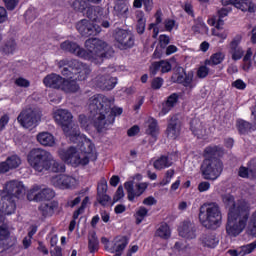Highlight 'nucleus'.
<instances>
[{
	"label": "nucleus",
	"mask_w": 256,
	"mask_h": 256,
	"mask_svg": "<svg viewBox=\"0 0 256 256\" xmlns=\"http://www.w3.org/2000/svg\"><path fill=\"white\" fill-rule=\"evenodd\" d=\"M115 100L103 94H96L89 99V116L80 114L78 121L83 129H89V123L95 127L98 133L103 129H109L115 123L116 117L123 115V108L113 106Z\"/></svg>",
	"instance_id": "nucleus-1"
},
{
	"label": "nucleus",
	"mask_w": 256,
	"mask_h": 256,
	"mask_svg": "<svg viewBox=\"0 0 256 256\" xmlns=\"http://www.w3.org/2000/svg\"><path fill=\"white\" fill-rule=\"evenodd\" d=\"M85 47L87 50L71 40H66L60 44L62 51L71 53L79 59H84V61H90L95 65L103 63L104 59H109V54L105 52L107 42L99 38H89L85 41Z\"/></svg>",
	"instance_id": "nucleus-2"
},
{
	"label": "nucleus",
	"mask_w": 256,
	"mask_h": 256,
	"mask_svg": "<svg viewBox=\"0 0 256 256\" xmlns=\"http://www.w3.org/2000/svg\"><path fill=\"white\" fill-rule=\"evenodd\" d=\"M251 215V205L243 202L237 208H234L228 212V219L226 224V233L230 237H237L245 231L247 227V221Z\"/></svg>",
	"instance_id": "nucleus-3"
},
{
	"label": "nucleus",
	"mask_w": 256,
	"mask_h": 256,
	"mask_svg": "<svg viewBox=\"0 0 256 256\" xmlns=\"http://www.w3.org/2000/svg\"><path fill=\"white\" fill-rule=\"evenodd\" d=\"M221 219V208L216 202L204 203L200 206L199 221L206 229H217Z\"/></svg>",
	"instance_id": "nucleus-4"
},
{
	"label": "nucleus",
	"mask_w": 256,
	"mask_h": 256,
	"mask_svg": "<svg viewBox=\"0 0 256 256\" xmlns=\"http://www.w3.org/2000/svg\"><path fill=\"white\" fill-rule=\"evenodd\" d=\"M71 143L76 145L77 149L84 153L82 161H97V152H95V144L91 139L87 138L84 134H81L79 128L69 137Z\"/></svg>",
	"instance_id": "nucleus-5"
},
{
	"label": "nucleus",
	"mask_w": 256,
	"mask_h": 256,
	"mask_svg": "<svg viewBox=\"0 0 256 256\" xmlns=\"http://www.w3.org/2000/svg\"><path fill=\"white\" fill-rule=\"evenodd\" d=\"M64 65L67 67H64L61 70V75L66 77V79H74L75 75H78L79 81H85L91 74V68H89V65L77 59L65 60Z\"/></svg>",
	"instance_id": "nucleus-6"
},
{
	"label": "nucleus",
	"mask_w": 256,
	"mask_h": 256,
	"mask_svg": "<svg viewBox=\"0 0 256 256\" xmlns=\"http://www.w3.org/2000/svg\"><path fill=\"white\" fill-rule=\"evenodd\" d=\"M54 121L64 131L66 137H70L79 129V125L73 124V114L67 109H58L54 112Z\"/></svg>",
	"instance_id": "nucleus-7"
},
{
	"label": "nucleus",
	"mask_w": 256,
	"mask_h": 256,
	"mask_svg": "<svg viewBox=\"0 0 256 256\" xmlns=\"http://www.w3.org/2000/svg\"><path fill=\"white\" fill-rule=\"evenodd\" d=\"M201 171L204 179L215 181L223 171V162L204 161L201 165Z\"/></svg>",
	"instance_id": "nucleus-8"
},
{
	"label": "nucleus",
	"mask_w": 256,
	"mask_h": 256,
	"mask_svg": "<svg viewBox=\"0 0 256 256\" xmlns=\"http://www.w3.org/2000/svg\"><path fill=\"white\" fill-rule=\"evenodd\" d=\"M74 5L78 6V11L86 15V17L92 21V23H99L101 17H103V8L100 6H89L85 2L76 1Z\"/></svg>",
	"instance_id": "nucleus-9"
},
{
	"label": "nucleus",
	"mask_w": 256,
	"mask_h": 256,
	"mask_svg": "<svg viewBox=\"0 0 256 256\" xmlns=\"http://www.w3.org/2000/svg\"><path fill=\"white\" fill-rule=\"evenodd\" d=\"M103 75H98L96 77V85L102 91H111L115 89V85H117V77H111V73H113V68L108 67L103 69Z\"/></svg>",
	"instance_id": "nucleus-10"
},
{
	"label": "nucleus",
	"mask_w": 256,
	"mask_h": 256,
	"mask_svg": "<svg viewBox=\"0 0 256 256\" xmlns=\"http://www.w3.org/2000/svg\"><path fill=\"white\" fill-rule=\"evenodd\" d=\"M50 183L57 189H75L78 185L75 177L66 174L52 176Z\"/></svg>",
	"instance_id": "nucleus-11"
},
{
	"label": "nucleus",
	"mask_w": 256,
	"mask_h": 256,
	"mask_svg": "<svg viewBox=\"0 0 256 256\" xmlns=\"http://www.w3.org/2000/svg\"><path fill=\"white\" fill-rule=\"evenodd\" d=\"M17 201L15 196L0 190V212L4 215H13L17 211Z\"/></svg>",
	"instance_id": "nucleus-12"
},
{
	"label": "nucleus",
	"mask_w": 256,
	"mask_h": 256,
	"mask_svg": "<svg viewBox=\"0 0 256 256\" xmlns=\"http://www.w3.org/2000/svg\"><path fill=\"white\" fill-rule=\"evenodd\" d=\"M38 119L39 117L37 116V112H35L31 108L22 110L17 117L18 123L25 129H30V127H35L37 125Z\"/></svg>",
	"instance_id": "nucleus-13"
},
{
	"label": "nucleus",
	"mask_w": 256,
	"mask_h": 256,
	"mask_svg": "<svg viewBox=\"0 0 256 256\" xmlns=\"http://www.w3.org/2000/svg\"><path fill=\"white\" fill-rule=\"evenodd\" d=\"M76 29L82 37H95L101 33V26L91 23L87 19H83L76 24Z\"/></svg>",
	"instance_id": "nucleus-14"
},
{
	"label": "nucleus",
	"mask_w": 256,
	"mask_h": 256,
	"mask_svg": "<svg viewBox=\"0 0 256 256\" xmlns=\"http://www.w3.org/2000/svg\"><path fill=\"white\" fill-rule=\"evenodd\" d=\"M114 38L119 43L120 49H131L135 45V38L127 30L116 29Z\"/></svg>",
	"instance_id": "nucleus-15"
},
{
	"label": "nucleus",
	"mask_w": 256,
	"mask_h": 256,
	"mask_svg": "<svg viewBox=\"0 0 256 256\" xmlns=\"http://www.w3.org/2000/svg\"><path fill=\"white\" fill-rule=\"evenodd\" d=\"M2 191L19 201L25 195V185L19 180H11L5 184V188Z\"/></svg>",
	"instance_id": "nucleus-16"
},
{
	"label": "nucleus",
	"mask_w": 256,
	"mask_h": 256,
	"mask_svg": "<svg viewBox=\"0 0 256 256\" xmlns=\"http://www.w3.org/2000/svg\"><path fill=\"white\" fill-rule=\"evenodd\" d=\"M223 155H225V149L221 145H209L202 153L204 161H219Z\"/></svg>",
	"instance_id": "nucleus-17"
},
{
	"label": "nucleus",
	"mask_w": 256,
	"mask_h": 256,
	"mask_svg": "<svg viewBox=\"0 0 256 256\" xmlns=\"http://www.w3.org/2000/svg\"><path fill=\"white\" fill-rule=\"evenodd\" d=\"M173 69V66L171 65V62L168 60H160L152 62L149 67V72L152 77H155L160 71L162 75H165V73H170V71Z\"/></svg>",
	"instance_id": "nucleus-18"
},
{
	"label": "nucleus",
	"mask_w": 256,
	"mask_h": 256,
	"mask_svg": "<svg viewBox=\"0 0 256 256\" xmlns=\"http://www.w3.org/2000/svg\"><path fill=\"white\" fill-rule=\"evenodd\" d=\"M27 161H53V156L44 149L34 148L28 153Z\"/></svg>",
	"instance_id": "nucleus-19"
},
{
	"label": "nucleus",
	"mask_w": 256,
	"mask_h": 256,
	"mask_svg": "<svg viewBox=\"0 0 256 256\" xmlns=\"http://www.w3.org/2000/svg\"><path fill=\"white\" fill-rule=\"evenodd\" d=\"M179 103V94L178 93H172L170 94L164 103H162V109L159 112V117H165L174 107Z\"/></svg>",
	"instance_id": "nucleus-20"
},
{
	"label": "nucleus",
	"mask_w": 256,
	"mask_h": 256,
	"mask_svg": "<svg viewBox=\"0 0 256 256\" xmlns=\"http://www.w3.org/2000/svg\"><path fill=\"white\" fill-rule=\"evenodd\" d=\"M179 235L184 239H196L197 228H195V223L184 221L182 227L179 228Z\"/></svg>",
	"instance_id": "nucleus-21"
},
{
	"label": "nucleus",
	"mask_w": 256,
	"mask_h": 256,
	"mask_svg": "<svg viewBox=\"0 0 256 256\" xmlns=\"http://www.w3.org/2000/svg\"><path fill=\"white\" fill-rule=\"evenodd\" d=\"M241 39V35H236L230 42V53L232 55L233 61H239L243 58V55L245 54L243 48L239 47V45L241 44Z\"/></svg>",
	"instance_id": "nucleus-22"
},
{
	"label": "nucleus",
	"mask_w": 256,
	"mask_h": 256,
	"mask_svg": "<svg viewBox=\"0 0 256 256\" xmlns=\"http://www.w3.org/2000/svg\"><path fill=\"white\" fill-rule=\"evenodd\" d=\"M166 135L168 139H178V137L181 135V124L179 123V119H177V117H172L168 122Z\"/></svg>",
	"instance_id": "nucleus-23"
},
{
	"label": "nucleus",
	"mask_w": 256,
	"mask_h": 256,
	"mask_svg": "<svg viewBox=\"0 0 256 256\" xmlns=\"http://www.w3.org/2000/svg\"><path fill=\"white\" fill-rule=\"evenodd\" d=\"M198 241L202 247H207L208 249H215L219 244V238L213 232L203 233Z\"/></svg>",
	"instance_id": "nucleus-24"
},
{
	"label": "nucleus",
	"mask_w": 256,
	"mask_h": 256,
	"mask_svg": "<svg viewBox=\"0 0 256 256\" xmlns=\"http://www.w3.org/2000/svg\"><path fill=\"white\" fill-rule=\"evenodd\" d=\"M63 79L61 75L51 73L48 74L43 79V83L45 87H50V89H58L61 90V86L63 85Z\"/></svg>",
	"instance_id": "nucleus-25"
},
{
	"label": "nucleus",
	"mask_w": 256,
	"mask_h": 256,
	"mask_svg": "<svg viewBox=\"0 0 256 256\" xmlns=\"http://www.w3.org/2000/svg\"><path fill=\"white\" fill-rule=\"evenodd\" d=\"M58 155L62 161H71V159L83 161L81 156H79V152H77V148L73 146H70L68 149H60Z\"/></svg>",
	"instance_id": "nucleus-26"
},
{
	"label": "nucleus",
	"mask_w": 256,
	"mask_h": 256,
	"mask_svg": "<svg viewBox=\"0 0 256 256\" xmlns=\"http://www.w3.org/2000/svg\"><path fill=\"white\" fill-rule=\"evenodd\" d=\"M235 9H239L242 13H255L256 4L253 0H235L234 2Z\"/></svg>",
	"instance_id": "nucleus-27"
},
{
	"label": "nucleus",
	"mask_w": 256,
	"mask_h": 256,
	"mask_svg": "<svg viewBox=\"0 0 256 256\" xmlns=\"http://www.w3.org/2000/svg\"><path fill=\"white\" fill-rule=\"evenodd\" d=\"M58 208L59 203L57 201L44 202L39 206L38 211L43 217H52Z\"/></svg>",
	"instance_id": "nucleus-28"
},
{
	"label": "nucleus",
	"mask_w": 256,
	"mask_h": 256,
	"mask_svg": "<svg viewBox=\"0 0 256 256\" xmlns=\"http://www.w3.org/2000/svg\"><path fill=\"white\" fill-rule=\"evenodd\" d=\"M55 197V191L51 188H44L33 195L31 198V194H29L28 198L32 199V201H51Z\"/></svg>",
	"instance_id": "nucleus-29"
},
{
	"label": "nucleus",
	"mask_w": 256,
	"mask_h": 256,
	"mask_svg": "<svg viewBox=\"0 0 256 256\" xmlns=\"http://www.w3.org/2000/svg\"><path fill=\"white\" fill-rule=\"evenodd\" d=\"M236 129L239 135H249L251 131H256L253 123L243 120L241 118L236 120Z\"/></svg>",
	"instance_id": "nucleus-30"
},
{
	"label": "nucleus",
	"mask_w": 256,
	"mask_h": 256,
	"mask_svg": "<svg viewBox=\"0 0 256 256\" xmlns=\"http://www.w3.org/2000/svg\"><path fill=\"white\" fill-rule=\"evenodd\" d=\"M147 123L148 127L146 129V135H149L152 139L157 141V137H159V122L157 119L149 117Z\"/></svg>",
	"instance_id": "nucleus-31"
},
{
	"label": "nucleus",
	"mask_w": 256,
	"mask_h": 256,
	"mask_svg": "<svg viewBox=\"0 0 256 256\" xmlns=\"http://www.w3.org/2000/svg\"><path fill=\"white\" fill-rule=\"evenodd\" d=\"M190 131H192L193 135L197 137V139H203V137H205V128L199 119H193L190 122Z\"/></svg>",
	"instance_id": "nucleus-32"
},
{
	"label": "nucleus",
	"mask_w": 256,
	"mask_h": 256,
	"mask_svg": "<svg viewBox=\"0 0 256 256\" xmlns=\"http://www.w3.org/2000/svg\"><path fill=\"white\" fill-rule=\"evenodd\" d=\"M79 89L80 87L77 81L65 78L62 80V86L60 87V91H63L64 93H77Z\"/></svg>",
	"instance_id": "nucleus-33"
},
{
	"label": "nucleus",
	"mask_w": 256,
	"mask_h": 256,
	"mask_svg": "<svg viewBox=\"0 0 256 256\" xmlns=\"http://www.w3.org/2000/svg\"><path fill=\"white\" fill-rule=\"evenodd\" d=\"M37 141L44 147H53L55 145V136L49 132H42L37 135Z\"/></svg>",
	"instance_id": "nucleus-34"
},
{
	"label": "nucleus",
	"mask_w": 256,
	"mask_h": 256,
	"mask_svg": "<svg viewBox=\"0 0 256 256\" xmlns=\"http://www.w3.org/2000/svg\"><path fill=\"white\" fill-rule=\"evenodd\" d=\"M225 61V53L216 52L210 56V59H206L204 65L209 67H215V65H221Z\"/></svg>",
	"instance_id": "nucleus-35"
},
{
	"label": "nucleus",
	"mask_w": 256,
	"mask_h": 256,
	"mask_svg": "<svg viewBox=\"0 0 256 256\" xmlns=\"http://www.w3.org/2000/svg\"><path fill=\"white\" fill-rule=\"evenodd\" d=\"M128 243L129 241L127 240V237H116L114 240V246L112 247L111 253H121L122 251H125V247H127Z\"/></svg>",
	"instance_id": "nucleus-36"
},
{
	"label": "nucleus",
	"mask_w": 256,
	"mask_h": 256,
	"mask_svg": "<svg viewBox=\"0 0 256 256\" xmlns=\"http://www.w3.org/2000/svg\"><path fill=\"white\" fill-rule=\"evenodd\" d=\"M88 251L90 253L99 251V238H97V233L95 231H91L88 234Z\"/></svg>",
	"instance_id": "nucleus-37"
},
{
	"label": "nucleus",
	"mask_w": 256,
	"mask_h": 256,
	"mask_svg": "<svg viewBox=\"0 0 256 256\" xmlns=\"http://www.w3.org/2000/svg\"><path fill=\"white\" fill-rule=\"evenodd\" d=\"M222 201L226 209H229L228 213H231L232 209H237L241 204L247 203L242 201L235 205V197H233L231 194L222 195Z\"/></svg>",
	"instance_id": "nucleus-38"
},
{
	"label": "nucleus",
	"mask_w": 256,
	"mask_h": 256,
	"mask_svg": "<svg viewBox=\"0 0 256 256\" xmlns=\"http://www.w3.org/2000/svg\"><path fill=\"white\" fill-rule=\"evenodd\" d=\"M15 49H17V42H15V39L10 38L4 42V45L2 46V53L5 55H13V53H15Z\"/></svg>",
	"instance_id": "nucleus-39"
},
{
	"label": "nucleus",
	"mask_w": 256,
	"mask_h": 256,
	"mask_svg": "<svg viewBox=\"0 0 256 256\" xmlns=\"http://www.w3.org/2000/svg\"><path fill=\"white\" fill-rule=\"evenodd\" d=\"M155 237H160V239H169L171 237V228L166 223H163L155 232Z\"/></svg>",
	"instance_id": "nucleus-40"
},
{
	"label": "nucleus",
	"mask_w": 256,
	"mask_h": 256,
	"mask_svg": "<svg viewBox=\"0 0 256 256\" xmlns=\"http://www.w3.org/2000/svg\"><path fill=\"white\" fill-rule=\"evenodd\" d=\"M114 11L117 17L127 19V15L129 13V7L127 6V4H125V2H120L114 6Z\"/></svg>",
	"instance_id": "nucleus-41"
},
{
	"label": "nucleus",
	"mask_w": 256,
	"mask_h": 256,
	"mask_svg": "<svg viewBox=\"0 0 256 256\" xmlns=\"http://www.w3.org/2000/svg\"><path fill=\"white\" fill-rule=\"evenodd\" d=\"M137 23H136V32L138 35H143L145 33V27L147 24V19H145V16L143 15V12H139L137 15Z\"/></svg>",
	"instance_id": "nucleus-42"
},
{
	"label": "nucleus",
	"mask_w": 256,
	"mask_h": 256,
	"mask_svg": "<svg viewBox=\"0 0 256 256\" xmlns=\"http://www.w3.org/2000/svg\"><path fill=\"white\" fill-rule=\"evenodd\" d=\"M246 232L250 237H256V210L251 214L249 218Z\"/></svg>",
	"instance_id": "nucleus-43"
},
{
	"label": "nucleus",
	"mask_w": 256,
	"mask_h": 256,
	"mask_svg": "<svg viewBox=\"0 0 256 256\" xmlns=\"http://www.w3.org/2000/svg\"><path fill=\"white\" fill-rule=\"evenodd\" d=\"M19 165H21V162L17 161L0 162V173H8V171H12V169H17Z\"/></svg>",
	"instance_id": "nucleus-44"
},
{
	"label": "nucleus",
	"mask_w": 256,
	"mask_h": 256,
	"mask_svg": "<svg viewBox=\"0 0 256 256\" xmlns=\"http://www.w3.org/2000/svg\"><path fill=\"white\" fill-rule=\"evenodd\" d=\"M144 5V10L149 13L153 10V0H134L133 7L141 9Z\"/></svg>",
	"instance_id": "nucleus-45"
},
{
	"label": "nucleus",
	"mask_w": 256,
	"mask_h": 256,
	"mask_svg": "<svg viewBox=\"0 0 256 256\" xmlns=\"http://www.w3.org/2000/svg\"><path fill=\"white\" fill-rule=\"evenodd\" d=\"M30 167L42 173V171H49V161H30Z\"/></svg>",
	"instance_id": "nucleus-46"
},
{
	"label": "nucleus",
	"mask_w": 256,
	"mask_h": 256,
	"mask_svg": "<svg viewBox=\"0 0 256 256\" xmlns=\"http://www.w3.org/2000/svg\"><path fill=\"white\" fill-rule=\"evenodd\" d=\"M48 171H52V173H64V171H65V162H63V161L49 162Z\"/></svg>",
	"instance_id": "nucleus-47"
},
{
	"label": "nucleus",
	"mask_w": 256,
	"mask_h": 256,
	"mask_svg": "<svg viewBox=\"0 0 256 256\" xmlns=\"http://www.w3.org/2000/svg\"><path fill=\"white\" fill-rule=\"evenodd\" d=\"M148 213H149V210H147V208L143 206L140 207L135 214L136 225H141V223H143V219H145Z\"/></svg>",
	"instance_id": "nucleus-48"
},
{
	"label": "nucleus",
	"mask_w": 256,
	"mask_h": 256,
	"mask_svg": "<svg viewBox=\"0 0 256 256\" xmlns=\"http://www.w3.org/2000/svg\"><path fill=\"white\" fill-rule=\"evenodd\" d=\"M179 155L178 151L170 152L167 155L160 156L156 161H179Z\"/></svg>",
	"instance_id": "nucleus-49"
},
{
	"label": "nucleus",
	"mask_w": 256,
	"mask_h": 256,
	"mask_svg": "<svg viewBox=\"0 0 256 256\" xmlns=\"http://www.w3.org/2000/svg\"><path fill=\"white\" fill-rule=\"evenodd\" d=\"M154 17L155 22L149 24V31H151L153 27H158V25H161V23H163V12H161V10H157L156 13L154 14Z\"/></svg>",
	"instance_id": "nucleus-50"
},
{
	"label": "nucleus",
	"mask_w": 256,
	"mask_h": 256,
	"mask_svg": "<svg viewBox=\"0 0 256 256\" xmlns=\"http://www.w3.org/2000/svg\"><path fill=\"white\" fill-rule=\"evenodd\" d=\"M124 188L128 193V200L131 202L135 201V189L133 188V181L125 182Z\"/></svg>",
	"instance_id": "nucleus-51"
},
{
	"label": "nucleus",
	"mask_w": 256,
	"mask_h": 256,
	"mask_svg": "<svg viewBox=\"0 0 256 256\" xmlns=\"http://www.w3.org/2000/svg\"><path fill=\"white\" fill-rule=\"evenodd\" d=\"M255 249H256V241H254L250 244L241 246L240 247L241 256L249 255L250 253H253V251H255Z\"/></svg>",
	"instance_id": "nucleus-52"
},
{
	"label": "nucleus",
	"mask_w": 256,
	"mask_h": 256,
	"mask_svg": "<svg viewBox=\"0 0 256 256\" xmlns=\"http://www.w3.org/2000/svg\"><path fill=\"white\" fill-rule=\"evenodd\" d=\"M183 87L193 89V72H184V81L182 82Z\"/></svg>",
	"instance_id": "nucleus-53"
},
{
	"label": "nucleus",
	"mask_w": 256,
	"mask_h": 256,
	"mask_svg": "<svg viewBox=\"0 0 256 256\" xmlns=\"http://www.w3.org/2000/svg\"><path fill=\"white\" fill-rule=\"evenodd\" d=\"M238 175H239V177H242L243 179H249V177H251V175H255V170L242 166L239 169Z\"/></svg>",
	"instance_id": "nucleus-54"
},
{
	"label": "nucleus",
	"mask_w": 256,
	"mask_h": 256,
	"mask_svg": "<svg viewBox=\"0 0 256 256\" xmlns=\"http://www.w3.org/2000/svg\"><path fill=\"white\" fill-rule=\"evenodd\" d=\"M163 83H165V80L162 77H155L151 82V88L154 91H159L163 87Z\"/></svg>",
	"instance_id": "nucleus-55"
},
{
	"label": "nucleus",
	"mask_w": 256,
	"mask_h": 256,
	"mask_svg": "<svg viewBox=\"0 0 256 256\" xmlns=\"http://www.w3.org/2000/svg\"><path fill=\"white\" fill-rule=\"evenodd\" d=\"M3 3L7 11H15L17 5H19V0H3Z\"/></svg>",
	"instance_id": "nucleus-56"
},
{
	"label": "nucleus",
	"mask_w": 256,
	"mask_h": 256,
	"mask_svg": "<svg viewBox=\"0 0 256 256\" xmlns=\"http://www.w3.org/2000/svg\"><path fill=\"white\" fill-rule=\"evenodd\" d=\"M233 12L232 7H222L219 10H217V17H220V19H225L229 15V13Z\"/></svg>",
	"instance_id": "nucleus-57"
},
{
	"label": "nucleus",
	"mask_w": 256,
	"mask_h": 256,
	"mask_svg": "<svg viewBox=\"0 0 256 256\" xmlns=\"http://www.w3.org/2000/svg\"><path fill=\"white\" fill-rule=\"evenodd\" d=\"M172 163L169 161H155L153 163V167L157 169V171H161V169H167V167H171Z\"/></svg>",
	"instance_id": "nucleus-58"
},
{
	"label": "nucleus",
	"mask_w": 256,
	"mask_h": 256,
	"mask_svg": "<svg viewBox=\"0 0 256 256\" xmlns=\"http://www.w3.org/2000/svg\"><path fill=\"white\" fill-rule=\"evenodd\" d=\"M169 43H171V38H169L167 34H161L159 36V45L161 49H165Z\"/></svg>",
	"instance_id": "nucleus-59"
},
{
	"label": "nucleus",
	"mask_w": 256,
	"mask_h": 256,
	"mask_svg": "<svg viewBox=\"0 0 256 256\" xmlns=\"http://www.w3.org/2000/svg\"><path fill=\"white\" fill-rule=\"evenodd\" d=\"M208 65H203L200 66L197 70V77H199V79H205V77H207V75H209V67H207Z\"/></svg>",
	"instance_id": "nucleus-60"
},
{
	"label": "nucleus",
	"mask_w": 256,
	"mask_h": 256,
	"mask_svg": "<svg viewBox=\"0 0 256 256\" xmlns=\"http://www.w3.org/2000/svg\"><path fill=\"white\" fill-rule=\"evenodd\" d=\"M9 237V230L0 226V249L5 245V239Z\"/></svg>",
	"instance_id": "nucleus-61"
},
{
	"label": "nucleus",
	"mask_w": 256,
	"mask_h": 256,
	"mask_svg": "<svg viewBox=\"0 0 256 256\" xmlns=\"http://www.w3.org/2000/svg\"><path fill=\"white\" fill-rule=\"evenodd\" d=\"M97 201L100 205L105 206L111 201V197L107 193L97 194Z\"/></svg>",
	"instance_id": "nucleus-62"
},
{
	"label": "nucleus",
	"mask_w": 256,
	"mask_h": 256,
	"mask_svg": "<svg viewBox=\"0 0 256 256\" xmlns=\"http://www.w3.org/2000/svg\"><path fill=\"white\" fill-rule=\"evenodd\" d=\"M176 23L177 22L173 19L164 20L165 31H167L168 33H171V31H173V29H175Z\"/></svg>",
	"instance_id": "nucleus-63"
},
{
	"label": "nucleus",
	"mask_w": 256,
	"mask_h": 256,
	"mask_svg": "<svg viewBox=\"0 0 256 256\" xmlns=\"http://www.w3.org/2000/svg\"><path fill=\"white\" fill-rule=\"evenodd\" d=\"M15 85H17V87H30L31 82H29V80L23 78V77H19L15 80Z\"/></svg>",
	"instance_id": "nucleus-64"
}]
</instances>
